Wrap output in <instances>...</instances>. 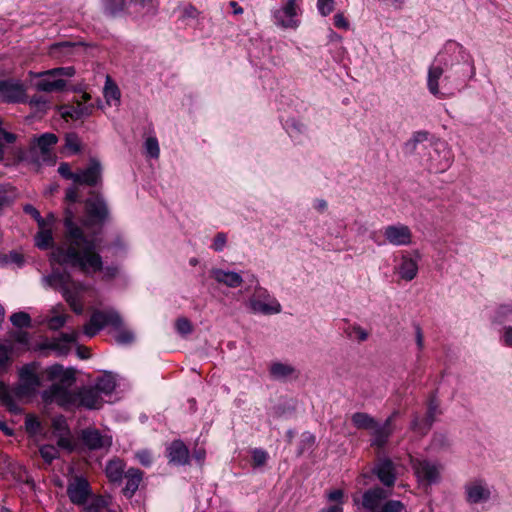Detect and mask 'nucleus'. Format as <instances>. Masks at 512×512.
Instances as JSON below:
<instances>
[{
  "instance_id": "18",
  "label": "nucleus",
  "mask_w": 512,
  "mask_h": 512,
  "mask_svg": "<svg viewBox=\"0 0 512 512\" xmlns=\"http://www.w3.org/2000/svg\"><path fill=\"white\" fill-rule=\"evenodd\" d=\"M82 442L90 450L108 449L112 444V438L102 434L94 428L84 429L81 433Z\"/></svg>"
},
{
  "instance_id": "15",
  "label": "nucleus",
  "mask_w": 512,
  "mask_h": 512,
  "mask_svg": "<svg viewBox=\"0 0 512 512\" xmlns=\"http://www.w3.org/2000/svg\"><path fill=\"white\" fill-rule=\"evenodd\" d=\"M398 414V411H393L383 424L376 422V427H374L371 431L372 446L383 448L388 443L390 436L394 432V419L398 416Z\"/></svg>"
},
{
  "instance_id": "60",
  "label": "nucleus",
  "mask_w": 512,
  "mask_h": 512,
  "mask_svg": "<svg viewBox=\"0 0 512 512\" xmlns=\"http://www.w3.org/2000/svg\"><path fill=\"white\" fill-rule=\"evenodd\" d=\"M136 457L139 460V462L144 466H149L152 462L151 454L147 451L137 452Z\"/></svg>"
},
{
  "instance_id": "26",
  "label": "nucleus",
  "mask_w": 512,
  "mask_h": 512,
  "mask_svg": "<svg viewBox=\"0 0 512 512\" xmlns=\"http://www.w3.org/2000/svg\"><path fill=\"white\" fill-rule=\"evenodd\" d=\"M41 77L36 83V88L39 91L54 92L62 91L66 87V80L62 78L52 77V75H44V71L37 74Z\"/></svg>"
},
{
  "instance_id": "51",
  "label": "nucleus",
  "mask_w": 512,
  "mask_h": 512,
  "mask_svg": "<svg viewBox=\"0 0 512 512\" xmlns=\"http://www.w3.org/2000/svg\"><path fill=\"white\" fill-rule=\"evenodd\" d=\"M404 505L402 502L397 500H390L384 504L381 512H402Z\"/></svg>"
},
{
  "instance_id": "2",
  "label": "nucleus",
  "mask_w": 512,
  "mask_h": 512,
  "mask_svg": "<svg viewBox=\"0 0 512 512\" xmlns=\"http://www.w3.org/2000/svg\"><path fill=\"white\" fill-rule=\"evenodd\" d=\"M45 374L48 381H57L43 392V399L47 403H56L65 409L75 407L99 409L102 406V397L94 387L69 389L75 381L74 370L55 364L48 367Z\"/></svg>"
},
{
  "instance_id": "24",
  "label": "nucleus",
  "mask_w": 512,
  "mask_h": 512,
  "mask_svg": "<svg viewBox=\"0 0 512 512\" xmlns=\"http://www.w3.org/2000/svg\"><path fill=\"white\" fill-rule=\"evenodd\" d=\"M395 272L399 275L400 279L410 282L418 274V261L413 259L407 254H403L400 263L395 267Z\"/></svg>"
},
{
  "instance_id": "14",
  "label": "nucleus",
  "mask_w": 512,
  "mask_h": 512,
  "mask_svg": "<svg viewBox=\"0 0 512 512\" xmlns=\"http://www.w3.org/2000/svg\"><path fill=\"white\" fill-rule=\"evenodd\" d=\"M58 141V138L53 133H44L36 139L35 145L31 148L30 154L36 158L37 163L47 162L51 160L50 149Z\"/></svg>"
},
{
  "instance_id": "41",
  "label": "nucleus",
  "mask_w": 512,
  "mask_h": 512,
  "mask_svg": "<svg viewBox=\"0 0 512 512\" xmlns=\"http://www.w3.org/2000/svg\"><path fill=\"white\" fill-rule=\"evenodd\" d=\"M135 6H139L146 13L154 15L157 12L158 4L155 0H131Z\"/></svg>"
},
{
  "instance_id": "49",
  "label": "nucleus",
  "mask_w": 512,
  "mask_h": 512,
  "mask_svg": "<svg viewBox=\"0 0 512 512\" xmlns=\"http://www.w3.org/2000/svg\"><path fill=\"white\" fill-rule=\"evenodd\" d=\"M512 319V306L511 305H502L498 308L496 314V321L502 322L504 320Z\"/></svg>"
},
{
  "instance_id": "63",
  "label": "nucleus",
  "mask_w": 512,
  "mask_h": 512,
  "mask_svg": "<svg viewBox=\"0 0 512 512\" xmlns=\"http://www.w3.org/2000/svg\"><path fill=\"white\" fill-rule=\"evenodd\" d=\"M76 352L81 359H88L91 356L90 349L85 346H78Z\"/></svg>"
},
{
  "instance_id": "38",
  "label": "nucleus",
  "mask_w": 512,
  "mask_h": 512,
  "mask_svg": "<svg viewBox=\"0 0 512 512\" xmlns=\"http://www.w3.org/2000/svg\"><path fill=\"white\" fill-rule=\"evenodd\" d=\"M11 323L19 328L28 327L31 323V318L26 312H17L11 315Z\"/></svg>"
},
{
  "instance_id": "50",
  "label": "nucleus",
  "mask_w": 512,
  "mask_h": 512,
  "mask_svg": "<svg viewBox=\"0 0 512 512\" xmlns=\"http://www.w3.org/2000/svg\"><path fill=\"white\" fill-rule=\"evenodd\" d=\"M176 329L182 335H187L192 332V325L186 318H179L176 321Z\"/></svg>"
},
{
  "instance_id": "53",
  "label": "nucleus",
  "mask_w": 512,
  "mask_h": 512,
  "mask_svg": "<svg viewBox=\"0 0 512 512\" xmlns=\"http://www.w3.org/2000/svg\"><path fill=\"white\" fill-rule=\"evenodd\" d=\"M66 319H67L66 315L53 316L48 320V327L51 330H58L64 326Z\"/></svg>"
},
{
  "instance_id": "48",
  "label": "nucleus",
  "mask_w": 512,
  "mask_h": 512,
  "mask_svg": "<svg viewBox=\"0 0 512 512\" xmlns=\"http://www.w3.org/2000/svg\"><path fill=\"white\" fill-rule=\"evenodd\" d=\"M57 437V444L59 447L66 449L68 451H72L74 449L73 441L70 437L69 430L66 431L65 434H60Z\"/></svg>"
},
{
  "instance_id": "62",
  "label": "nucleus",
  "mask_w": 512,
  "mask_h": 512,
  "mask_svg": "<svg viewBox=\"0 0 512 512\" xmlns=\"http://www.w3.org/2000/svg\"><path fill=\"white\" fill-rule=\"evenodd\" d=\"M427 136H428L427 132H422V131L416 132L413 135L410 142L415 146L417 143L425 141L427 139Z\"/></svg>"
},
{
  "instance_id": "47",
  "label": "nucleus",
  "mask_w": 512,
  "mask_h": 512,
  "mask_svg": "<svg viewBox=\"0 0 512 512\" xmlns=\"http://www.w3.org/2000/svg\"><path fill=\"white\" fill-rule=\"evenodd\" d=\"M334 0H317V9L322 16H327L334 10Z\"/></svg>"
},
{
  "instance_id": "45",
  "label": "nucleus",
  "mask_w": 512,
  "mask_h": 512,
  "mask_svg": "<svg viewBox=\"0 0 512 512\" xmlns=\"http://www.w3.org/2000/svg\"><path fill=\"white\" fill-rule=\"evenodd\" d=\"M11 350V347H7L6 345L0 344V369L5 370L10 365Z\"/></svg>"
},
{
  "instance_id": "23",
  "label": "nucleus",
  "mask_w": 512,
  "mask_h": 512,
  "mask_svg": "<svg viewBox=\"0 0 512 512\" xmlns=\"http://www.w3.org/2000/svg\"><path fill=\"white\" fill-rule=\"evenodd\" d=\"M210 275L217 283L229 288H237L243 283L242 276L235 271L212 268Z\"/></svg>"
},
{
  "instance_id": "30",
  "label": "nucleus",
  "mask_w": 512,
  "mask_h": 512,
  "mask_svg": "<svg viewBox=\"0 0 512 512\" xmlns=\"http://www.w3.org/2000/svg\"><path fill=\"white\" fill-rule=\"evenodd\" d=\"M85 510L87 512H115L111 508V498L105 496H95L89 499Z\"/></svg>"
},
{
  "instance_id": "61",
  "label": "nucleus",
  "mask_w": 512,
  "mask_h": 512,
  "mask_svg": "<svg viewBox=\"0 0 512 512\" xmlns=\"http://www.w3.org/2000/svg\"><path fill=\"white\" fill-rule=\"evenodd\" d=\"M452 164V157L451 154L448 152L445 156L443 161L440 163L439 167L436 169L437 172H444L446 171Z\"/></svg>"
},
{
  "instance_id": "5",
  "label": "nucleus",
  "mask_w": 512,
  "mask_h": 512,
  "mask_svg": "<svg viewBox=\"0 0 512 512\" xmlns=\"http://www.w3.org/2000/svg\"><path fill=\"white\" fill-rule=\"evenodd\" d=\"M86 215L81 228L86 236H95L96 230L101 229L108 220L109 212L105 201L99 197H93L86 201Z\"/></svg>"
},
{
  "instance_id": "16",
  "label": "nucleus",
  "mask_w": 512,
  "mask_h": 512,
  "mask_svg": "<svg viewBox=\"0 0 512 512\" xmlns=\"http://www.w3.org/2000/svg\"><path fill=\"white\" fill-rule=\"evenodd\" d=\"M79 333H62L59 337L45 341L40 348L50 349L56 352L58 356H66L71 350V345L77 342Z\"/></svg>"
},
{
  "instance_id": "56",
  "label": "nucleus",
  "mask_w": 512,
  "mask_h": 512,
  "mask_svg": "<svg viewBox=\"0 0 512 512\" xmlns=\"http://www.w3.org/2000/svg\"><path fill=\"white\" fill-rule=\"evenodd\" d=\"M226 240H227L226 235L224 233L216 234L213 244H212V248L215 251H222L226 245Z\"/></svg>"
},
{
  "instance_id": "34",
  "label": "nucleus",
  "mask_w": 512,
  "mask_h": 512,
  "mask_svg": "<svg viewBox=\"0 0 512 512\" xmlns=\"http://www.w3.org/2000/svg\"><path fill=\"white\" fill-rule=\"evenodd\" d=\"M106 475L112 482H119L124 472V464L120 460H111L106 465Z\"/></svg>"
},
{
  "instance_id": "21",
  "label": "nucleus",
  "mask_w": 512,
  "mask_h": 512,
  "mask_svg": "<svg viewBox=\"0 0 512 512\" xmlns=\"http://www.w3.org/2000/svg\"><path fill=\"white\" fill-rule=\"evenodd\" d=\"M0 94L7 102H24L26 90L18 81H0Z\"/></svg>"
},
{
  "instance_id": "13",
  "label": "nucleus",
  "mask_w": 512,
  "mask_h": 512,
  "mask_svg": "<svg viewBox=\"0 0 512 512\" xmlns=\"http://www.w3.org/2000/svg\"><path fill=\"white\" fill-rule=\"evenodd\" d=\"M439 414V403L434 397H432L427 405L426 416L423 419H421L418 414L413 416V420L410 425L411 430L420 435H426Z\"/></svg>"
},
{
  "instance_id": "25",
  "label": "nucleus",
  "mask_w": 512,
  "mask_h": 512,
  "mask_svg": "<svg viewBox=\"0 0 512 512\" xmlns=\"http://www.w3.org/2000/svg\"><path fill=\"white\" fill-rule=\"evenodd\" d=\"M390 494L383 488L377 487L366 491L363 495L362 505L365 509L374 511Z\"/></svg>"
},
{
  "instance_id": "27",
  "label": "nucleus",
  "mask_w": 512,
  "mask_h": 512,
  "mask_svg": "<svg viewBox=\"0 0 512 512\" xmlns=\"http://www.w3.org/2000/svg\"><path fill=\"white\" fill-rule=\"evenodd\" d=\"M169 461L176 465H184L188 462L189 451L181 441H174L168 448Z\"/></svg>"
},
{
  "instance_id": "54",
  "label": "nucleus",
  "mask_w": 512,
  "mask_h": 512,
  "mask_svg": "<svg viewBox=\"0 0 512 512\" xmlns=\"http://www.w3.org/2000/svg\"><path fill=\"white\" fill-rule=\"evenodd\" d=\"M58 172L62 177L72 180L74 183L76 182L77 172H72L68 163H61L58 167Z\"/></svg>"
},
{
  "instance_id": "4",
  "label": "nucleus",
  "mask_w": 512,
  "mask_h": 512,
  "mask_svg": "<svg viewBox=\"0 0 512 512\" xmlns=\"http://www.w3.org/2000/svg\"><path fill=\"white\" fill-rule=\"evenodd\" d=\"M45 280L50 287L61 290L63 297L75 313L81 314L83 312L80 295L88 289V286L71 280L68 274L56 271L47 276Z\"/></svg>"
},
{
  "instance_id": "22",
  "label": "nucleus",
  "mask_w": 512,
  "mask_h": 512,
  "mask_svg": "<svg viewBox=\"0 0 512 512\" xmlns=\"http://www.w3.org/2000/svg\"><path fill=\"white\" fill-rule=\"evenodd\" d=\"M102 168L96 159H91L86 169L77 172L76 182L81 185L95 186L101 181Z\"/></svg>"
},
{
  "instance_id": "11",
  "label": "nucleus",
  "mask_w": 512,
  "mask_h": 512,
  "mask_svg": "<svg viewBox=\"0 0 512 512\" xmlns=\"http://www.w3.org/2000/svg\"><path fill=\"white\" fill-rule=\"evenodd\" d=\"M464 496L469 505L484 504L491 498V489L483 480H472L464 485Z\"/></svg>"
},
{
  "instance_id": "1",
  "label": "nucleus",
  "mask_w": 512,
  "mask_h": 512,
  "mask_svg": "<svg viewBox=\"0 0 512 512\" xmlns=\"http://www.w3.org/2000/svg\"><path fill=\"white\" fill-rule=\"evenodd\" d=\"M65 234L59 246L51 254V260L79 268L86 275L102 271L103 278L110 280L118 275L116 266L103 267L102 257L98 252L99 240L95 236H86L73 221V215L65 217Z\"/></svg>"
},
{
  "instance_id": "46",
  "label": "nucleus",
  "mask_w": 512,
  "mask_h": 512,
  "mask_svg": "<svg viewBox=\"0 0 512 512\" xmlns=\"http://www.w3.org/2000/svg\"><path fill=\"white\" fill-rule=\"evenodd\" d=\"M267 459H268V454L266 451H264L262 449L253 450L252 460H253L254 467H261V466L265 465Z\"/></svg>"
},
{
  "instance_id": "33",
  "label": "nucleus",
  "mask_w": 512,
  "mask_h": 512,
  "mask_svg": "<svg viewBox=\"0 0 512 512\" xmlns=\"http://www.w3.org/2000/svg\"><path fill=\"white\" fill-rule=\"evenodd\" d=\"M116 387V380L115 377L110 374L106 373L103 376L99 377L96 381V384L94 386L95 389H97L98 393L101 394H111Z\"/></svg>"
},
{
  "instance_id": "20",
  "label": "nucleus",
  "mask_w": 512,
  "mask_h": 512,
  "mask_svg": "<svg viewBox=\"0 0 512 512\" xmlns=\"http://www.w3.org/2000/svg\"><path fill=\"white\" fill-rule=\"evenodd\" d=\"M373 474L386 487H392L396 481V469L394 463L388 458H380L374 468Z\"/></svg>"
},
{
  "instance_id": "57",
  "label": "nucleus",
  "mask_w": 512,
  "mask_h": 512,
  "mask_svg": "<svg viewBox=\"0 0 512 512\" xmlns=\"http://www.w3.org/2000/svg\"><path fill=\"white\" fill-rule=\"evenodd\" d=\"M53 428H54V432L57 434V436L60 434H65L66 431H68L66 422L61 417L53 420Z\"/></svg>"
},
{
  "instance_id": "43",
  "label": "nucleus",
  "mask_w": 512,
  "mask_h": 512,
  "mask_svg": "<svg viewBox=\"0 0 512 512\" xmlns=\"http://www.w3.org/2000/svg\"><path fill=\"white\" fill-rule=\"evenodd\" d=\"M65 145L73 153H78L81 150V141L76 134H68L65 138Z\"/></svg>"
},
{
  "instance_id": "59",
  "label": "nucleus",
  "mask_w": 512,
  "mask_h": 512,
  "mask_svg": "<svg viewBox=\"0 0 512 512\" xmlns=\"http://www.w3.org/2000/svg\"><path fill=\"white\" fill-rule=\"evenodd\" d=\"M501 339L505 346L512 347V326L504 327Z\"/></svg>"
},
{
  "instance_id": "29",
  "label": "nucleus",
  "mask_w": 512,
  "mask_h": 512,
  "mask_svg": "<svg viewBox=\"0 0 512 512\" xmlns=\"http://www.w3.org/2000/svg\"><path fill=\"white\" fill-rule=\"evenodd\" d=\"M54 221V216L49 215L47 217V228L39 227L40 231L35 236V244L40 249H47L53 244L52 231L49 228L50 224Z\"/></svg>"
},
{
  "instance_id": "58",
  "label": "nucleus",
  "mask_w": 512,
  "mask_h": 512,
  "mask_svg": "<svg viewBox=\"0 0 512 512\" xmlns=\"http://www.w3.org/2000/svg\"><path fill=\"white\" fill-rule=\"evenodd\" d=\"M334 25L340 29H349V22L342 13H337L334 15Z\"/></svg>"
},
{
  "instance_id": "32",
  "label": "nucleus",
  "mask_w": 512,
  "mask_h": 512,
  "mask_svg": "<svg viewBox=\"0 0 512 512\" xmlns=\"http://www.w3.org/2000/svg\"><path fill=\"white\" fill-rule=\"evenodd\" d=\"M351 421H352V424L357 429L370 430V431H372V429L374 427H376V422H377L374 417H372L371 415H369L365 412H356V413L352 414Z\"/></svg>"
},
{
  "instance_id": "10",
  "label": "nucleus",
  "mask_w": 512,
  "mask_h": 512,
  "mask_svg": "<svg viewBox=\"0 0 512 512\" xmlns=\"http://www.w3.org/2000/svg\"><path fill=\"white\" fill-rule=\"evenodd\" d=\"M385 242L393 246H409L413 243V233L409 226L396 223L382 229Z\"/></svg>"
},
{
  "instance_id": "36",
  "label": "nucleus",
  "mask_w": 512,
  "mask_h": 512,
  "mask_svg": "<svg viewBox=\"0 0 512 512\" xmlns=\"http://www.w3.org/2000/svg\"><path fill=\"white\" fill-rule=\"evenodd\" d=\"M75 44L71 42L57 43L51 46L50 54L53 57L60 58L62 56L70 55Z\"/></svg>"
},
{
  "instance_id": "40",
  "label": "nucleus",
  "mask_w": 512,
  "mask_h": 512,
  "mask_svg": "<svg viewBox=\"0 0 512 512\" xmlns=\"http://www.w3.org/2000/svg\"><path fill=\"white\" fill-rule=\"evenodd\" d=\"M145 149L148 156L158 158L160 154L158 140L155 137H149L145 141Z\"/></svg>"
},
{
  "instance_id": "9",
  "label": "nucleus",
  "mask_w": 512,
  "mask_h": 512,
  "mask_svg": "<svg viewBox=\"0 0 512 512\" xmlns=\"http://www.w3.org/2000/svg\"><path fill=\"white\" fill-rule=\"evenodd\" d=\"M411 466L418 480L425 484H434L440 480L441 466L426 459L411 458Z\"/></svg>"
},
{
  "instance_id": "39",
  "label": "nucleus",
  "mask_w": 512,
  "mask_h": 512,
  "mask_svg": "<svg viewBox=\"0 0 512 512\" xmlns=\"http://www.w3.org/2000/svg\"><path fill=\"white\" fill-rule=\"evenodd\" d=\"M125 8V0H106L104 9L110 15H117Z\"/></svg>"
},
{
  "instance_id": "12",
  "label": "nucleus",
  "mask_w": 512,
  "mask_h": 512,
  "mask_svg": "<svg viewBox=\"0 0 512 512\" xmlns=\"http://www.w3.org/2000/svg\"><path fill=\"white\" fill-rule=\"evenodd\" d=\"M444 69L441 65L431 64L427 71V89L434 97L445 99L454 96V91L447 88L444 84L440 87V81L443 77Z\"/></svg>"
},
{
  "instance_id": "55",
  "label": "nucleus",
  "mask_w": 512,
  "mask_h": 512,
  "mask_svg": "<svg viewBox=\"0 0 512 512\" xmlns=\"http://www.w3.org/2000/svg\"><path fill=\"white\" fill-rule=\"evenodd\" d=\"M350 336L354 337L358 341H365L368 338V333L360 326H353L351 328Z\"/></svg>"
},
{
  "instance_id": "31",
  "label": "nucleus",
  "mask_w": 512,
  "mask_h": 512,
  "mask_svg": "<svg viewBox=\"0 0 512 512\" xmlns=\"http://www.w3.org/2000/svg\"><path fill=\"white\" fill-rule=\"evenodd\" d=\"M103 93H104L106 102L109 105H111L113 102L115 105L120 104V98H121L120 89L110 76H106Z\"/></svg>"
},
{
  "instance_id": "42",
  "label": "nucleus",
  "mask_w": 512,
  "mask_h": 512,
  "mask_svg": "<svg viewBox=\"0 0 512 512\" xmlns=\"http://www.w3.org/2000/svg\"><path fill=\"white\" fill-rule=\"evenodd\" d=\"M40 454L47 463H51L58 457V450L52 445H44L40 448Z\"/></svg>"
},
{
  "instance_id": "8",
  "label": "nucleus",
  "mask_w": 512,
  "mask_h": 512,
  "mask_svg": "<svg viewBox=\"0 0 512 512\" xmlns=\"http://www.w3.org/2000/svg\"><path fill=\"white\" fill-rule=\"evenodd\" d=\"M299 0H287L279 9L273 12L274 23L284 29H296L299 26L297 16L300 12Z\"/></svg>"
},
{
  "instance_id": "37",
  "label": "nucleus",
  "mask_w": 512,
  "mask_h": 512,
  "mask_svg": "<svg viewBox=\"0 0 512 512\" xmlns=\"http://www.w3.org/2000/svg\"><path fill=\"white\" fill-rule=\"evenodd\" d=\"M44 75H52L56 78H71L75 75V69L72 66L59 67L44 71Z\"/></svg>"
},
{
  "instance_id": "28",
  "label": "nucleus",
  "mask_w": 512,
  "mask_h": 512,
  "mask_svg": "<svg viewBox=\"0 0 512 512\" xmlns=\"http://www.w3.org/2000/svg\"><path fill=\"white\" fill-rule=\"evenodd\" d=\"M125 478L126 485L123 489L124 494L128 497H132L142 481V472L139 469L130 468L125 473Z\"/></svg>"
},
{
  "instance_id": "52",
  "label": "nucleus",
  "mask_w": 512,
  "mask_h": 512,
  "mask_svg": "<svg viewBox=\"0 0 512 512\" xmlns=\"http://www.w3.org/2000/svg\"><path fill=\"white\" fill-rule=\"evenodd\" d=\"M24 211L27 214H30L37 221L39 227L46 226V220L41 217L40 212L34 206L26 205L24 207Z\"/></svg>"
},
{
  "instance_id": "7",
  "label": "nucleus",
  "mask_w": 512,
  "mask_h": 512,
  "mask_svg": "<svg viewBox=\"0 0 512 512\" xmlns=\"http://www.w3.org/2000/svg\"><path fill=\"white\" fill-rule=\"evenodd\" d=\"M39 365L35 362L24 365L19 370V384L15 388V395L18 398L34 395L41 385L38 374Z\"/></svg>"
},
{
  "instance_id": "3",
  "label": "nucleus",
  "mask_w": 512,
  "mask_h": 512,
  "mask_svg": "<svg viewBox=\"0 0 512 512\" xmlns=\"http://www.w3.org/2000/svg\"><path fill=\"white\" fill-rule=\"evenodd\" d=\"M106 325H111L117 330L115 339L118 343L129 344L134 341V333L123 328L121 316L112 309L94 312L89 322L84 326V334L93 337Z\"/></svg>"
},
{
  "instance_id": "64",
  "label": "nucleus",
  "mask_w": 512,
  "mask_h": 512,
  "mask_svg": "<svg viewBox=\"0 0 512 512\" xmlns=\"http://www.w3.org/2000/svg\"><path fill=\"white\" fill-rule=\"evenodd\" d=\"M416 344L419 350L424 348V336L419 326L416 327Z\"/></svg>"
},
{
  "instance_id": "35",
  "label": "nucleus",
  "mask_w": 512,
  "mask_h": 512,
  "mask_svg": "<svg viewBox=\"0 0 512 512\" xmlns=\"http://www.w3.org/2000/svg\"><path fill=\"white\" fill-rule=\"evenodd\" d=\"M295 369L289 364L275 362L270 366V374L276 379H284L294 374Z\"/></svg>"
},
{
  "instance_id": "17",
  "label": "nucleus",
  "mask_w": 512,
  "mask_h": 512,
  "mask_svg": "<svg viewBox=\"0 0 512 512\" xmlns=\"http://www.w3.org/2000/svg\"><path fill=\"white\" fill-rule=\"evenodd\" d=\"M90 98V94L83 93L81 99L75 105L61 107V116L65 119L70 118L73 120L89 117L94 109L93 104H87Z\"/></svg>"
},
{
  "instance_id": "44",
  "label": "nucleus",
  "mask_w": 512,
  "mask_h": 512,
  "mask_svg": "<svg viewBox=\"0 0 512 512\" xmlns=\"http://www.w3.org/2000/svg\"><path fill=\"white\" fill-rule=\"evenodd\" d=\"M15 393H10L3 401V405L13 414H21L22 409L15 400Z\"/></svg>"
},
{
  "instance_id": "6",
  "label": "nucleus",
  "mask_w": 512,
  "mask_h": 512,
  "mask_svg": "<svg viewBox=\"0 0 512 512\" xmlns=\"http://www.w3.org/2000/svg\"><path fill=\"white\" fill-rule=\"evenodd\" d=\"M249 309L254 314L274 315L281 312L282 307L278 300L270 295V293L257 286L253 295L249 298L247 303Z\"/></svg>"
},
{
  "instance_id": "19",
  "label": "nucleus",
  "mask_w": 512,
  "mask_h": 512,
  "mask_svg": "<svg viewBox=\"0 0 512 512\" xmlns=\"http://www.w3.org/2000/svg\"><path fill=\"white\" fill-rule=\"evenodd\" d=\"M67 494L74 504L83 505L90 494L88 481L83 477L73 478L68 484Z\"/></svg>"
}]
</instances>
